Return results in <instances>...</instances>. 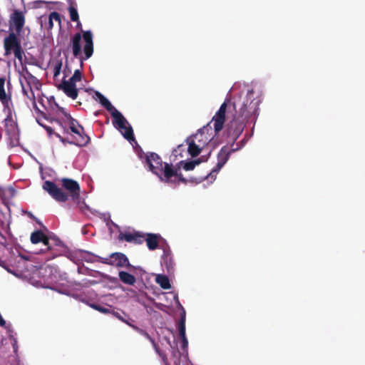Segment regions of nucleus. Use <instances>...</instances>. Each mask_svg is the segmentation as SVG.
Here are the masks:
<instances>
[{"instance_id":"1","label":"nucleus","mask_w":365,"mask_h":365,"mask_svg":"<svg viewBox=\"0 0 365 365\" xmlns=\"http://www.w3.org/2000/svg\"><path fill=\"white\" fill-rule=\"evenodd\" d=\"M260 100L254 98L253 89L247 91L246 100L242 103L239 110H236L232 120L230 121L227 133L235 141L242 134L246 123L253 118L255 120L259 114Z\"/></svg>"},{"instance_id":"2","label":"nucleus","mask_w":365,"mask_h":365,"mask_svg":"<svg viewBox=\"0 0 365 365\" xmlns=\"http://www.w3.org/2000/svg\"><path fill=\"white\" fill-rule=\"evenodd\" d=\"M145 162L150 170L161 181L168 184L187 183V180L179 172V169L174 168L172 164L163 163L157 153H148L145 155Z\"/></svg>"},{"instance_id":"3","label":"nucleus","mask_w":365,"mask_h":365,"mask_svg":"<svg viewBox=\"0 0 365 365\" xmlns=\"http://www.w3.org/2000/svg\"><path fill=\"white\" fill-rule=\"evenodd\" d=\"M62 187L68 191V194L64 192L61 188L58 187L53 182L46 180L43 185L45 190L55 200L59 202H66L69 197L73 201L80 198L81 188L78 182L73 179L62 178Z\"/></svg>"},{"instance_id":"4","label":"nucleus","mask_w":365,"mask_h":365,"mask_svg":"<svg viewBox=\"0 0 365 365\" xmlns=\"http://www.w3.org/2000/svg\"><path fill=\"white\" fill-rule=\"evenodd\" d=\"M19 78L21 86L24 96L31 101L33 108L38 113L43 114L38 108L36 104V96L35 91H40L41 83L36 76L32 75L29 70H18Z\"/></svg>"},{"instance_id":"5","label":"nucleus","mask_w":365,"mask_h":365,"mask_svg":"<svg viewBox=\"0 0 365 365\" xmlns=\"http://www.w3.org/2000/svg\"><path fill=\"white\" fill-rule=\"evenodd\" d=\"M95 95L99 100L100 103L110 113L113 118V125L120 130H124L122 134L126 140H133L134 135L133 128L130 125L127 126L128 122L122 113L119 112L102 93L96 91Z\"/></svg>"},{"instance_id":"6","label":"nucleus","mask_w":365,"mask_h":365,"mask_svg":"<svg viewBox=\"0 0 365 365\" xmlns=\"http://www.w3.org/2000/svg\"><path fill=\"white\" fill-rule=\"evenodd\" d=\"M72 49L73 55L77 57L81 55L82 49L86 58H90L93 52V34L91 31L77 33L72 38Z\"/></svg>"},{"instance_id":"7","label":"nucleus","mask_w":365,"mask_h":365,"mask_svg":"<svg viewBox=\"0 0 365 365\" xmlns=\"http://www.w3.org/2000/svg\"><path fill=\"white\" fill-rule=\"evenodd\" d=\"M4 48L5 53L6 55L14 53L16 59L19 61V64L15 63L16 67L22 66V52L21 48L20 45V42L19 41L16 34L14 33H11L7 37L4 38Z\"/></svg>"},{"instance_id":"8","label":"nucleus","mask_w":365,"mask_h":365,"mask_svg":"<svg viewBox=\"0 0 365 365\" xmlns=\"http://www.w3.org/2000/svg\"><path fill=\"white\" fill-rule=\"evenodd\" d=\"M69 129L75 134L73 137L75 142H69V144L76 145L78 147H84L89 143L91 139L89 136L85 133L84 128L73 118H71L69 120Z\"/></svg>"},{"instance_id":"9","label":"nucleus","mask_w":365,"mask_h":365,"mask_svg":"<svg viewBox=\"0 0 365 365\" xmlns=\"http://www.w3.org/2000/svg\"><path fill=\"white\" fill-rule=\"evenodd\" d=\"M239 148H229L227 146H223L220 152L217 154V163L215 167L212 170V171L209 173V175L206 177H213L215 176L217 173L220 170V169L225 165L227 160L230 158V155L233 153L239 150Z\"/></svg>"},{"instance_id":"10","label":"nucleus","mask_w":365,"mask_h":365,"mask_svg":"<svg viewBox=\"0 0 365 365\" xmlns=\"http://www.w3.org/2000/svg\"><path fill=\"white\" fill-rule=\"evenodd\" d=\"M63 78L60 84L57 86L58 90H61L68 97L71 98L73 100L77 98L78 95V91L76 88V85L68 81L66 79L67 76L66 72L70 71L71 70H63Z\"/></svg>"},{"instance_id":"11","label":"nucleus","mask_w":365,"mask_h":365,"mask_svg":"<svg viewBox=\"0 0 365 365\" xmlns=\"http://www.w3.org/2000/svg\"><path fill=\"white\" fill-rule=\"evenodd\" d=\"M227 102L225 101L220 107L215 115L212 117L214 130L216 133L222 130L225 120V113L227 110Z\"/></svg>"},{"instance_id":"12","label":"nucleus","mask_w":365,"mask_h":365,"mask_svg":"<svg viewBox=\"0 0 365 365\" xmlns=\"http://www.w3.org/2000/svg\"><path fill=\"white\" fill-rule=\"evenodd\" d=\"M145 237L144 233L135 231L133 232H120L118 239L135 245H141L145 241Z\"/></svg>"},{"instance_id":"13","label":"nucleus","mask_w":365,"mask_h":365,"mask_svg":"<svg viewBox=\"0 0 365 365\" xmlns=\"http://www.w3.org/2000/svg\"><path fill=\"white\" fill-rule=\"evenodd\" d=\"M103 262L120 267L130 266L128 257L125 256V255L120 252H115L111 254L110 259H106V261Z\"/></svg>"},{"instance_id":"14","label":"nucleus","mask_w":365,"mask_h":365,"mask_svg":"<svg viewBox=\"0 0 365 365\" xmlns=\"http://www.w3.org/2000/svg\"><path fill=\"white\" fill-rule=\"evenodd\" d=\"M25 23L24 14L19 11H15L11 16L10 26L16 30L20 35L21 31Z\"/></svg>"},{"instance_id":"15","label":"nucleus","mask_w":365,"mask_h":365,"mask_svg":"<svg viewBox=\"0 0 365 365\" xmlns=\"http://www.w3.org/2000/svg\"><path fill=\"white\" fill-rule=\"evenodd\" d=\"M179 335L182 339V349L185 350L187 348L188 341L185 336V312L183 309L181 314V318L178 324Z\"/></svg>"},{"instance_id":"16","label":"nucleus","mask_w":365,"mask_h":365,"mask_svg":"<svg viewBox=\"0 0 365 365\" xmlns=\"http://www.w3.org/2000/svg\"><path fill=\"white\" fill-rule=\"evenodd\" d=\"M145 241L150 250H155L158 247L159 240L162 238L159 234L145 233Z\"/></svg>"},{"instance_id":"17","label":"nucleus","mask_w":365,"mask_h":365,"mask_svg":"<svg viewBox=\"0 0 365 365\" xmlns=\"http://www.w3.org/2000/svg\"><path fill=\"white\" fill-rule=\"evenodd\" d=\"M5 81L6 76H0V101L4 106L8 107L9 103L11 101V97L6 93L4 89Z\"/></svg>"},{"instance_id":"18","label":"nucleus","mask_w":365,"mask_h":365,"mask_svg":"<svg viewBox=\"0 0 365 365\" xmlns=\"http://www.w3.org/2000/svg\"><path fill=\"white\" fill-rule=\"evenodd\" d=\"M207 158H205L204 156H201L200 158L197 160H190L188 162L183 163V161H181V163H183V169L186 171H190L194 170L196 165H199L202 162L207 161Z\"/></svg>"},{"instance_id":"19","label":"nucleus","mask_w":365,"mask_h":365,"mask_svg":"<svg viewBox=\"0 0 365 365\" xmlns=\"http://www.w3.org/2000/svg\"><path fill=\"white\" fill-rule=\"evenodd\" d=\"M120 280L125 284L133 285L135 283V277L125 271H120L118 274Z\"/></svg>"},{"instance_id":"20","label":"nucleus","mask_w":365,"mask_h":365,"mask_svg":"<svg viewBox=\"0 0 365 365\" xmlns=\"http://www.w3.org/2000/svg\"><path fill=\"white\" fill-rule=\"evenodd\" d=\"M155 281L163 289H168L170 288V284L168 277L164 274H158Z\"/></svg>"},{"instance_id":"21","label":"nucleus","mask_w":365,"mask_h":365,"mask_svg":"<svg viewBox=\"0 0 365 365\" xmlns=\"http://www.w3.org/2000/svg\"><path fill=\"white\" fill-rule=\"evenodd\" d=\"M187 151L189 154L194 158L197 156L200 153L201 148L195 143L194 140H191L189 143Z\"/></svg>"},{"instance_id":"22","label":"nucleus","mask_w":365,"mask_h":365,"mask_svg":"<svg viewBox=\"0 0 365 365\" xmlns=\"http://www.w3.org/2000/svg\"><path fill=\"white\" fill-rule=\"evenodd\" d=\"M50 240H53L54 242L55 245H61L62 242L57 237H48L46 235H44L43 240L41 241L45 246H46L47 250H50L52 249V245L50 243Z\"/></svg>"},{"instance_id":"23","label":"nucleus","mask_w":365,"mask_h":365,"mask_svg":"<svg viewBox=\"0 0 365 365\" xmlns=\"http://www.w3.org/2000/svg\"><path fill=\"white\" fill-rule=\"evenodd\" d=\"M44 233L41 230H36L31 234V242L32 244H38L43 240Z\"/></svg>"},{"instance_id":"24","label":"nucleus","mask_w":365,"mask_h":365,"mask_svg":"<svg viewBox=\"0 0 365 365\" xmlns=\"http://www.w3.org/2000/svg\"><path fill=\"white\" fill-rule=\"evenodd\" d=\"M56 24L58 26L61 24L60 15L57 12H52L48 18V27L52 29L54 24Z\"/></svg>"},{"instance_id":"25","label":"nucleus","mask_w":365,"mask_h":365,"mask_svg":"<svg viewBox=\"0 0 365 365\" xmlns=\"http://www.w3.org/2000/svg\"><path fill=\"white\" fill-rule=\"evenodd\" d=\"M68 11H69L70 18H71V21H77L78 26H81V24L79 21V16H78V11H77V9H76V7L73 6H70L68 7Z\"/></svg>"},{"instance_id":"26","label":"nucleus","mask_w":365,"mask_h":365,"mask_svg":"<svg viewBox=\"0 0 365 365\" xmlns=\"http://www.w3.org/2000/svg\"><path fill=\"white\" fill-rule=\"evenodd\" d=\"M82 76H83L82 73L81 72L80 70H75L74 73L68 81L74 83L75 85H76L77 82H79L81 81Z\"/></svg>"},{"instance_id":"27","label":"nucleus","mask_w":365,"mask_h":365,"mask_svg":"<svg viewBox=\"0 0 365 365\" xmlns=\"http://www.w3.org/2000/svg\"><path fill=\"white\" fill-rule=\"evenodd\" d=\"M130 327H132L134 330H135L137 332H138L140 335L145 337L147 339H148L150 341L153 339L150 334L145 330L139 328L138 327L133 325V324H129Z\"/></svg>"},{"instance_id":"28","label":"nucleus","mask_w":365,"mask_h":365,"mask_svg":"<svg viewBox=\"0 0 365 365\" xmlns=\"http://www.w3.org/2000/svg\"><path fill=\"white\" fill-rule=\"evenodd\" d=\"M184 150H185L184 145H179L177 148L173 150V155L175 157H177L178 155L182 156V152H183Z\"/></svg>"},{"instance_id":"29","label":"nucleus","mask_w":365,"mask_h":365,"mask_svg":"<svg viewBox=\"0 0 365 365\" xmlns=\"http://www.w3.org/2000/svg\"><path fill=\"white\" fill-rule=\"evenodd\" d=\"M56 108H58V111H60L65 117H66L67 118L69 119V120H71V118H72L69 113H68L66 110L63 108V107H61L60 106H58V103H55Z\"/></svg>"},{"instance_id":"30","label":"nucleus","mask_w":365,"mask_h":365,"mask_svg":"<svg viewBox=\"0 0 365 365\" xmlns=\"http://www.w3.org/2000/svg\"><path fill=\"white\" fill-rule=\"evenodd\" d=\"M91 307L95 309L96 310H98L102 313H108L109 310L107 308L103 307L98 304H91Z\"/></svg>"},{"instance_id":"31","label":"nucleus","mask_w":365,"mask_h":365,"mask_svg":"<svg viewBox=\"0 0 365 365\" xmlns=\"http://www.w3.org/2000/svg\"><path fill=\"white\" fill-rule=\"evenodd\" d=\"M54 135L59 139V140L61 142H62L63 143H69V142H75V140L73 139L71 140H68V139H66L65 138H63L61 135H59L58 133H54Z\"/></svg>"},{"instance_id":"32","label":"nucleus","mask_w":365,"mask_h":365,"mask_svg":"<svg viewBox=\"0 0 365 365\" xmlns=\"http://www.w3.org/2000/svg\"><path fill=\"white\" fill-rule=\"evenodd\" d=\"M151 344H153V348L155 349V351L159 354V352H160L161 351L159 349V346L155 342L154 339H152L150 341Z\"/></svg>"},{"instance_id":"33","label":"nucleus","mask_w":365,"mask_h":365,"mask_svg":"<svg viewBox=\"0 0 365 365\" xmlns=\"http://www.w3.org/2000/svg\"><path fill=\"white\" fill-rule=\"evenodd\" d=\"M158 354L162 358L163 361L167 364H168V359H167L166 354L164 352H163V351L159 352Z\"/></svg>"},{"instance_id":"34","label":"nucleus","mask_w":365,"mask_h":365,"mask_svg":"<svg viewBox=\"0 0 365 365\" xmlns=\"http://www.w3.org/2000/svg\"><path fill=\"white\" fill-rule=\"evenodd\" d=\"M43 128L46 129V130L47 131V133L49 135H51L53 133V130L52 128H51L50 126H43Z\"/></svg>"},{"instance_id":"35","label":"nucleus","mask_w":365,"mask_h":365,"mask_svg":"<svg viewBox=\"0 0 365 365\" xmlns=\"http://www.w3.org/2000/svg\"><path fill=\"white\" fill-rule=\"evenodd\" d=\"M61 70H54V76L56 77L60 75Z\"/></svg>"},{"instance_id":"36","label":"nucleus","mask_w":365,"mask_h":365,"mask_svg":"<svg viewBox=\"0 0 365 365\" xmlns=\"http://www.w3.org/2000/svg\"><path fill=\"white\" fill-rule=\"evenodd\" d=\"M114 315L119 319H122V317L120 316V314L118 313V312H115L114 313Z\"/></svg>"},{"instance_id":"37","label":"nucleus","mask_w":365,"mask_h":365,"mask_svg":"<svg viewBox=\"0 0 365 365\" xmlns=\"http://www.w3.org/2000/svg\"><path fill=\"white\" fill-rule=\"evenodd\" d=\"M120 321L126 323L128 325L129 324H131L130 323H129L126 319H125L124 318L122 317V319H120Z\"/></svg>"},{"instance_id":"38","label":"nucleus","mask_w":365,"mask_h":365,"mask_svg":"<svg viewBox=\"0 0 365 365\" xmlns=\"http://www.w3.org/2000/svg\"><path fill=\"white\" fill-rule=\"evenodd\" d=\"M38 98V101L40 103H42V98L38 95L37 96Z\"/></svg>"},{"instance_id":"39","label":"nucleus","mask_w":365,"mask_h":365,"mask_svg":"<svg viewBox=\"0 0 365 365\" xmlns=\"http://www.w3.org/2000/svg\"><path fill=\"white\" fill-rule=\"evenodd\" d=\"M233 108H234L235 110H236V103H233Z\"/></svg>"},{"instance_id":"40","label":"nucleus","mask_w":365,"mask_h":365,"mask_svg":"<svg viewBox=\"0 0 365 365\" xmlns=\"http://www.w3.org/2000/svg\"><path fill=\"white\" fill-rule=\"evenodd\" d=\"M211 123H212V121H211V122H209V123H207V125H210L211 124Z\"/></svg>"},{"instance_id":"41","label":"nucleus","mask_w":365,"mask_h":365,"mask_svg":"<svg viewBox=\"0 0 365 365\" xmlns=\"http://www.w3.org/2000/svg\"><path fill=\"white\" fill-rule=\"evenodd\" d=\"M211 123H212V121H211V122H209V123H207V125H210L211 124Z\"/></svg>"},{"instance_id":"42","label":"nucleus","mask_w":365,"mask_h":365,"mask_svg":"<svg viewBox=\"0 0 365 365\" xmlns=\"http://www.w3.org/2000/svg\"><path fill=\"white\" fill-rule=\"evenodd\" d=\"M211 123H212V121H211V122H209V123H207V125H210L211 124Z\"/></svg>"},{"instance_id":"43","label":"nucleus","mask_w":365,"mask_h":365,"mask_svg":"<svg viewBox=\"0 0 365 365\" xmlns=\"http://www.w3.org/2000/svg\"><path fill=\"white\" fill-rule=\"evenodd\" d=\"M1 245H3L4 247H6V245L4 242H1Z\"/></svg>"},{"instance_id":"44","label":"nucleus","mask_w":365,"mask_h":365,"mask_svg":"<svg viewBox=\"0 0 365 365\" xmlns=\"http://www.w3.org/2000/svg\"><path fill=\"white\" fill-rule=\"evenodd\" d=\"M0 237H1L2 238H4V236H3L1 234H0Z\"/></svg>"}]
</instances>
